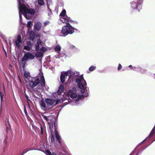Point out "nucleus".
<instances>
[{
    "mask_svg": "<svg viewBox=\"0 0 155 155\" xmlns=\"http://www.w3.org/2000/svg\"><path fill=\"white\" fill-rule=\"evenodd\" d=\"M39 76L40 79L37 77H32L28 82V85L31 88H33V91L37 94L36 96L33 94V96L38 98H39L41 96V92L47 89L45 87V82L43 73L40 71Z\"/></svg>",
    "mask_w": 155,
    "mask_h": 155,
    "instance_id": "f257e3e1",
    "label": "nucleus"
},
{
    "mask_svg": "<svg viewBox=\"0 0 155 155\" xmlns=\"http://www.w3.org/2000/svg\"><path fill=\"white\" fill-rule=\"evenodd\" d=\"M83 74L80 75L78 72V104L80 100H83L85 97L89 95V88L83 77Z\"/></svg>",
    "mask_w": 155,
    "mask_h": 155,
    "instance_id": "f03ea898",
    "label": "nucleus"
},
{
    "mask_svg": "<svg viewBox=\"0 0 155 155\" xmlns=\"http://www.w3.org/2000/svg\"><path fill=\"white\" fill-rule=\"evenodd\" d=\"M74 32V28L69 23H66V25L62 27L60 34L59 35L61 37H65L68 34H71Z\"/></svg>",
    "mask_w": 155,
    "mask_h": 155,
    "instance_id": "7ed1b4c3",
    "label": "nucleus"
},
{
    "mask_svg": "<svg viewBox=\"0 0 155 155\" xmlns=\"http://www.w3.org/2000/svg\"><path fill=\"white\" fill-rule=\"evenodd\" d=\"M20 1V5L24 11V16L27 19H29V17H27L28 15L29 14L31 15H33L35 13V11L34 9L27 8L25 6L24 0Z\"/></svg>",
    "mask_w": 155,
    "mask_h": 155,
    "instance_id": "20e7f679",
    "label": "nucleus"
},
{
    "mask_svg": "<svg viewBox=\"0 0 155 155\" xmlns=\"http://www.w3.org/2000/svg\"><path fill=\"white\" fill-rule=\"evenodd\" d=\"M65 75L68 76L69 79L72 80L73 83H78V75L75 74H77L78 72H75L74 71L70 70L65 72Z\"/></svg>",
    "mask_w": 155,
    "mask_h": 155,
    "instance_id": "39448f33",
    "label": "nucleus"
},
{
    "mask_svg": "<svg viewBox=\"0 0 155 155\" xmlns=\"http://www.w3.org/2000/svg\"><path fill=\"white\" fill-rule=\"evenodd\" d=\"M141 1L139 0H134L130 3L131 7L133 9L139 12L142 9Z\"/></svg>",
    "mask_w": 155,
    "mask_h": 155,
    "instance_id": "423d86ee",
    "label": "nucleus"
},
{
    "mask_svg": "<svg viewBox=\"0 0 155 155\" xmlns=\"http://www.w3.org/2000/svg\"><path fill=\"white\" fill-rule=\"evenodd\" d=\"M35 56L33 54L29 52H26L24 54L23 57L22 58L21 61L25 62L23 64V66L24 67L26 62L28 61V59L32 60L34 58Z\"/></svg>",
    "mask_w": 155,
    "mask_h": 155,
    "instance_id": "0eeeda50",
    "label": "nucleus"
},
{
    "mask_svg": "<svg viewBox=\"0 0 155 155\" xmlns=\"http://www.w3.org/2000/svg\"><path fill=\"white\" fill-rule=\"evenodd\" d=\"M76 91V89L74 87L71 90H70L67 93L68 96L73 99L76 98L77 97Z\"/></svg>",
    "mask_w": 155,
    "mask_h": 155,
    "instance_id": "6e6552de",
    "label": "nucleus"
},
{
    "mask_svg": "<svg viewBox=\"0 0 155 155\" xmlns=\"http://www.w3.org/2000/svg\"><path fill=\"white\" fill-rule=\"evenodd\" d=\"M18 8L19 11V17L20 22H21L22 21V15H24V12L23 9L21 7V4L20 0H18Z\"/></svg>",
    "mask_w": 155,
    "mask_h": 155,
    "instance_id": "1a4fd4ad",
    "label": "nucleus"
},
{
    "mask_svg": "<svg viewBox=\"0 0 155 155\" xmlns=\"http://www.w3.org/2000/svg\"><path fill=\"white\" fill-rule=\"evenodd\" d=\"M55 101V100L50 98H46L45 100V102L48 105V106H51V107H50L51 108H52L54 106V104Z\"/></svg>",
    "mask_w": 155,
    "mask_h": 155,
    "instance_id": "9d476101",
    "label": "nucleus"
},
{
    "mask_svg": "<svg viewBox=\"0 0 155 155\" xmlns=\"http://www.w3.org/2000/svg\"><path fill=\"white\" fill-rule=\"evenodd\" d=\"M62 18L63 20H61V21L63 22H65L66 23L68 22H70V23L72 22L74 23V24H77V22L76 21H74L71 20L70 17H68L67 15H65L64 17H63Z\"/></svg>",
    "mask_w": 155,
    "mask_h": 155,
    "instance_id": "9b49d317",
    "label": "nucleus"
},
{
    "mask_svg": "<svg viewBox=\"0 0 155 155\" xmlns=\"http://www.w3.org/2000/svg\"><path fill=\"white\" fill-rule=\"evenodd\" d=\"M42 43V41L40 39H38L37 42L35 44L34 46L35 48V50L36 51H39L40 49V46L41 45Z\"/></svg>",
    "mask_w": 155,
    "mask_h": 155,
    "instance_id": "f8f14e48",
    "label": "nucleus"
},
{
    "mask_svg": "<svg viewBox=\"0 0 155 155\" xmlns=\"http://www.w3.org/2000/svg\"><path fill=\"white\" fill-rule=\"evenodd\" d=\"M41 26V23L40 22H37L35 23L34 28L35 30L39 31L40 30Z\"/></svg>",
    "mask_w": 155,
    "mask_h": 155,
    "instance_id": "ddd939ff",
    "label": "nucleus"
},
{
    "mask_svg": "<svg viewBox=\"0 0 155 155\" xmlns=\"http://www.w3.org/2000/svg\"><path fill=\"white\" fill-rule=\"evenodd\" d=\"M155 133V127H153V129L151 130L149 135L145 140H144L143 141L140 143H141L142 142H144L145 140H146L147 139H149L150 137H152Z\"/></svg>",
    "mask_w": 155,
    "mask_h": 155,
    "instance_id": "4468645a",
    "label": "nucleus"
},
{
    "mask_svg": "<svg viewBox=\"0 0 155 155\" xmlns=\"http://www.w3.org/2000/svg\"><path fill=\"white\" fill-rule=\"evenodd\" d=\"M21 43V37L19 35L18 36L17 40L15 41V45L17 47L19 48L20 47V43Z\"/></svg>",
    "mask_w": 155,
    "mask_h": 155,
    "instance_id": "2eb2a0df",
    "label": "nucleus"
},
{
    "mask_svg": "<svg viewBox=\"0 0 155 155\" xmlns=\"http://www.w3.org/2000/svg\"><path fill=\"white\" fill-rule=\"evenodd\" d=\"M67 76L65 75V72L64 73H61L60 77V79L61 82L64 83L65 81V77Z\"/></svg>",
    "mask_w": 155,
    "mask_h": 155,
    "instance_id": "dca6fc26",
    "label": "nucleus"
},
{
    "mask_svg": "<svg viewBox=\"0 0 155 155\" xmlns=\"http://www.w3.org/2000/svg\"><path fill=\"white\" fill-rule=\"evenodd\" d=\"M42 118L48 122V124L51 125V117H47L44 115V114H42L41 115Z\"/></svg>",
    "mask_w": 155,
    "mask_h": 155,
    "instance_id": "f3484780",
    "label": "nucleus"
},
{
    "mask_svg": "<svg viewBox=\"0 0 155 155\" xmlns=\"http://www.w3.org/2000/svg\"><path fill=\"white\" fill-rule=\"evenodd\" d=\"M56 139L57 140L59 143H61V138L60 136L59 135L57 130L54 131Z\"/></svg>",
    "mask_w": 155,
    "mask_h": 155,
    "instance_id": "a211bd4d",
    "label": "nucleus"
},
{
    "mask_svg": "<svg viewBox=\"0 0 155 155\" xmlns=\"http://www.w3.org/2000/svg\"><path fill=\"white\" fill-rule=\"evenodd\" d=\"M44 55V53L41 51H37L35 54V56L37 58H39L42 57Z\"/></svg>",
    "mask_w": 155,
    "mask_h": 155,
    "instance_id": "6ab92c4d",
    "label": "nucleus"
},
{
    "mask_svg": "<svg viewBox=\"0 0 155 155\" xmlns=\"http://www.w3.org/2000/svg\"><path fill=\"white\" fill-rule=\"evenodd\" d=\"M64 89V86L62 85L60 86L58 89L57 91V93L58 94L60 95L63 91Z\"/></svg>",
    "mask_w": 155,
    "mask_h": 155,
    "instance_id": "aec40b11",
    "label": "nucleus"
},
{
    "mask_svg": "<svg viewBox=\"0 0 155 155\" xmlns=\"http://www.w3.org/2000/svg\"><path fill=\"white\" fill-rule=\"evenodd\" d=\"M40 104L41 107L45 108V109H47V108L46 107V104H45V101L43 99L40 102Z\"/></svg>",
    "mask_w": 155,
    "mask_h": 155,
    "instance_id": "412c9836",
    "label": "nucleus"
},
{
    "mask_svg": "<svg viewBox=\"0 0 155 155\" xmlns=\"http://www.w3.org/2000/svg\"><path fill=\"white\" fill-rule=\"evenodd\" d=\"M40 125L41 130V134L42 135L44 134V131L45 130V127L44 126H42L41 124Z\"/></svg>",
    "mask_w": 155,
    "mask_h": 155,
    "instance_id": "4be33fe9",
    "label": "nucleus"
},
{
    "mask_svg": "<svg viewBox=\"0 0 155 155\" xmlns=\"http://www.w3.org/2000/svg\"><path fill=\"white\" fill-rule=\"evenodd\" d=\"M24 76L25 78H27L28 81H29V79H30L31 78H32V77H31L29 75V73H27L25 72L24 73Z\"/></svg>",
    "mask_w": 155,
    "mask_h": 155,
    "instance_id": "5701e85b",
    "label": "nucleus"
},
{
    "mask_svg": "<svg viewBox=\"0 0 155 155\" xmlns=\"http://www.w3.org/2000/svg\"><path fill=\"white\" fill-rule=\"evenodd\" d=\"M61 49V47L59 45H57L54 48V50L57 52L59 53Z\"/></svg>",
    "mask_w": 155,
    "mask_h": 155,
    "instance_id": "b1692460",
    "label": "nucleus"
},
{
    "mask_svg": "<svg viewBox=\"0 0 155 155\" xmlns=\"http://www.w3.org/2000/svg\"><path fill=\"white\" fill-rule=\"evenodd\" d=\"M66 11L65 10L63 9L60 13L59 16L61 17V18H62L63 17H64L66 15Z\"/></svg>",
    "mask_w": 155,
    "mask_h": 155,
    "instance_id": "393cba45",
    "label": "nucleus"
},
{
    "mask_svg": "<svg viewBox=\"0 0 155 155\" xmlns=\"http://www.w3.org/2000/svg\"><path fill=\"white\" fill-rule=\"evenodd\" d=\"M32 25V23L31 21H29L27 23V26L28 28V30L29 31L30 29H31Z\"/></svg>",
    "mask_w": 155,
    "mask_h": 155,
    "instance_id": "a878e982",
    "label": "nucleus"
},
{
    "mask_svg": "<svg viewBox=\"0 0 155 155\" xmlns=\"http://www.w3.org/2000/svg\"><path fill=\"white\" fill-rule=\"evenodd\" d=\"M35 149H31V148H29V149H27L26 150H25L23 151V152H21V153L20 155H23L24 154H25V153H26V152H28V151L30 150H34Z\"/></svg>",
    "mask_w": 155,
    "mask_h": 155,
    "instance_id": "bb28decb",
    "label": "nucleus"
},
{
    "mask_svg": "<svg viewBox=\"0 0 155 155\" xmlns=\"http://www.w3.org/2000/svg\"><path fill=\"white\" fill-rule=\"evenodd\" d=\"M138 71H140V72L142 74H144L146 72V70L142 69L140 67H138Z\"/></svg>",
    "mask_w": 155,
    "mask_h": 155,
    "instance_id": "cd10ccee",
    "label": "nucleus"
},
{
    "mask_svg": "<svg viewBox=\"0 0 155 155\" xmlns=\"http://www.w3.org/2000/svg\"><path fill=\"white\" fill-rule=\"evenodd\" d=\"M54 100H56L54 104V106L61 103V100L58 98H57L56 99H54Z\"/></svg>",
    "mask_w": 155,
    "mask_h": 155,
    "instance_id": "c85d7f7f",
    "label": "nucleus"
},
{
    "mask_svg": "<svg viewBox=\"0 0 155 155\" xmlns=\"http://www.w3.org/2000/svg\"><path fill=\"white\" fill-rule=\"evenodd\" d=\"M38 3L40 6L43 5L44 4V2L43 0H38Z\"/></svg>",
    "mask_w": 155,
    "mask_h": 155,
    "instance_id": "c756f323",
    "label": "nucleus"
},
{
    "mask_svg": "<svg viewBox=\"0 0 155 155\" xmlns=\"http://www.w3.org/2000/svg\"><path fill=\"white\" fill-rule=\"evenodd\" d=\"M39 50L42 52H45L47 51V49L46 47H42Z\"/></svg>",
    "mask_w": 155,
    "mask_h": 155,
    "instance_id": "7c9ffc66",
    "label": "nucleus"
},
{
    "mask_svg": "<svg viewBox=\"0 0 155 155\" xmlns=\"http://www.w3.org/2000/svg\"><path fill=\"white\" fill-rule=\"evenodd\" d=\"M96 67L94 66H91L89 68V70L90 71H94L96 69Z\"/></svg>",
    "mask_w": 155,
    "mask_h": 155,
    "instance_id": "2f4dec72",
    "label": "nucleus"
},
{
    "mask_svg": "<svg viewBox=\"0 0 155 155\" xmlns=\"http://www.w3.org/2000/svg\"><path fill=\"white\" fill-rule=\"evenodd\" d=\"M32 47L28 46L27 45L25 46L24 48V49L26 50L27 51H29L30 50Z\"/></svg>",
    "mask_w": 155,
    "mask_h": 155,
    "instance_id": "473e14b6",
    "label": "nucleus"
},
{
    "mask_svg": "<svg viewBox=\"0 0 155 155\" xmlns=\"http://www.w3.org/2000/svg\"><path fill=\"white\" fill-rule=\"evenodd\" d=\"M25 98L27 99V102L28 103H29V102H31V100L28 98V96L27 94H26V95H25Z\"/></svg>",
    "mask_w": 155,
    "mask_h": 155,
    "instance_id": "72a5a7b5",
    "label": "nucleus"
},
{
    "mask_svg": "<svg viewBox=\"0 0 155 155\" xmlns=\"http://www.w3.org/2000/svg\"><path fill=\"white\" fill-rule=\"evenodd\" d=\"M54 127V129L55 131L57 130V127H56L57 126V124L56 123V121H55L54 122H53Z\"/></svg>",
    "mask_w": 155,
    "mask_h": 155,
    "instance_id": "f704fd0d",
    "label": "nucleus"
},
{
    "mask_svg": "<svg viewBox=\"0 0 155 155\" xmlns=\"http://www.w3.org/2000/svg\"><path fill=\"white\" fill-rule=\"evenodd\" d=\"M50 23V22L48 21H45L43 23L44 26H46L47 25Z\"/></svg>",
    "mask_w": 155,
    "mask_h": 155,
    "instance_id": "c9c22d12",
    "label": "nucleus"
},
{
    "mask_svg": "<svg viewBox=\"0 0 155 155\" xmlns=\"http://www.w3.org/2000/svg\"><path fill=\"white\" fill-rule=\"evenodd\" d=\"M27 45L32 47V44L30 41H28L27 42Z\"/></svg>",
    "mask_w": 155,
    "mask_h": 155,
    "instance_id": "e433bc0d",
    "label": "nucleus"
},
{
    "mask_svg": "<svg viewBox=\"0 0 155 155\" xmlns=\"http://www.w3.org/2000/svg\"><path fill=\"white\" fill-rule=\"evenodd\" d=\"M46 153L47 154H48V155H53V154H52L51 152L48 150H46Z\"/></svg>",
    "mask_w": 155,
    "mask_h": 155,
    "instance_id": "4c0bfd02",
    "label": "nucleus"
},
{
    "mask_svg": "<svg viewBox=\"0 0 155 155\" xmlns=\"http://www.w3.org/2000/svg\"><path fill=\"white\" fill-rule=\"evenodd\" d=\"M138 67L136 68V67H132L131 68V70L135 71H138Z\"/></svg>",
    "mask_w": 155,
    "mask_h": 155,
    "instance_id": "58836bf2",
    "label": "nucleus"
},
{
    "mask_svg": "<svg viewBox=\"0 0 155 155\" xmlns=\"http://www.w3.org/2000/svg\"><path fill=\"white\" fill-rule=\"evenodd\" d=\"M122 67L120 64H118L117 70L118 71H120V70L122 68Z\"/></svg>",
    "mask_w": 155,
    "mask_h": 155,
    "instance_id": "ea45409f",
    "label": "nucleus"
},
{
    "mask_svg": "<svg viewBox=\"0 0 155 155\" xmlns=\"http://www.w3.org/2000/svg\"><path fill=\"white\" fill-rule=\"evenodd\" d=\"M24 111L25 114L26 115H28V113L26 110L25 106H24Z\"/></svg>",
    "mask_w": 155,
    "mask_h": 155,
    "instance_id": "a19ab883",
    "label": "nucleus"
},
{
    "mask_svg": "<svg viewBox=\"0 0 155 155\" xmlns=\"http://www.w3.org/2000/svg\"><path fill=\"white\" fill-rule=\"evenodd\" d=\"M47 7H48V11L50 12V13L51 14H52V12L51 9L50 8L49 5H48Z\"/></svg>",
    "mask_w": 155,
    "mask_h": 155,
    "instance_id": "79ce46f5",
    "label": "nucleus"
},
{
    "mask_svg": "<svg viewBox=\"0 0 155 155\" xmlns=\"http://www.w3.org/2000/svg\"><path fill=\"white\" fill-rule=\"evenodd\" d=\"M30 40H31L32 41H33L35 37L34 36H31V37H30Z\"/></svg>",
    "mask_w": 155,
    "mask_h": 155,
    "instance_id": "37998d69",
    "label": "nucleus"
},
{
    "mask_svg": "<svg viewBox=\"0 0 155 155\" xmlns=\"http://www.w3.org/2000/svg\"><path fill=\"white\" fill-rule=\"evenodd\" d=\"M0 93L1 100V101L2 102L3 101V97L2 96V95L1 93V92H0Z\"/></svg>",
    "mask_w": 155,
    "mask_h": 155,
    "instance_id": "c03bdc74",
    "label": "nucleus"
},
{
    "mask_svg": "<svg viewBox=\"0 0 155 155\" xmlns=\"http://www.w3.org/2000/svg\"><path fill=\"white\" fill-rule=\"evenodd\" d=\"M55 57L56 58H59L61 57V56H60V54L59 53L58 55H55Z\"/></svg>",
    "mask_w": 155,
    "mask_h": 155,
    "instance_id": "a18cd8bd",
    "label": "nucleus"
},
{
    "mask_svg": "<svg viewBox=\"0 0 155 155\" xmlns=\"http://www.w3.org/2000/svg\"><path fill=\"white\" fill-rule=\"evenodd\" d=\"M70 48L71 49H73L75 48V47L73 45H71L70 46Z\"/></svg>",
    "mask_w": 155,
    "mask_h": 155,
    "instance_id": "49530a36",
    "label": "nucleus"
},
{
    "mask_svg": "<svg viewBox=\"0 0 155 155\" xmlns=\"http://www.w3.org/2000/svg\"><path fill=\"white\" fill-rule=\"evenodd\" d=\"M51 141L54 140V138L53 136H52L51 138Z\"/></svg>",
    "mask_w": 155,
    "mask_h": 155,
    "instance_id": "de8ad7c7",
    "label": "nucleus"
},
{
    "mask_svg": "<svg viewBox=\"0 0 155 155\" xmlns=\"http://www.w3.org/2000/svg\"><path fill=\"white\" fill-rule=\"evenodd\" d=\"M4 74V76H5V79H6V81H7V82H8V80L6 76L5 75V74Z\"/></svg>",
    "mask_w": 155,
    "mask_h": 155,
    "instance_id": "09e8293b",
    "label": "nucleus"
},
{
    "mask_svg": "<svg viewBox=\"0 0 155 155\" xmlns=\"http://www.w3.org/2000/svg\"><path fill=\"white\" fill-rule=\"evenodd\" d=\"M128 67L129 68H132L133 67L132 65H130Z\"/></svg>",
    "mask_w": 155,
    "mask_h": 155,
    "instance_id": "8fccbe9b",
    "label": "nucleus"
},
{
    "mask_svg": "<svg viewBox=\"0 0 155 155\" xmlns=\"http://www.w3.org/2000/svg\"><path fill=\"white\" fill-rule=\"evenodd\" d=\"M154 141H155V139L153 140L150 143V144H149V145H150Z\"/></svg>",
    "mask_w": 155,
    "mask_h": 155,
    "instance_id": "3c124183",
    "label": "nucleus"
},
{
    "mask_svg": "<svg viewBox=\"0 0 155 155\" xmlns=\"http://www.w3.org/2000/svg\"><path fill=\"white\" fill-rule=\"evenodd\" d=\"M51 14V13H48V16H49L50 15V14Z\"/></svg>",
    "mask_w": 155,
    "mask_h": 155,
    "instance_id": "603ef678",
    "label": "nucleus"
},
{
    "mask_svg": "<svg viewBox=\"0 0 155 155\" xmlns=\"http://www.w3.org/2000/svg\"><path fill=\"white\" fill-rule=\"evenodd\" d=\"M9 45H11V41H9Z\"/></svg>",
    "mask_w": 155,
    "mask_h": 155,
    "instance_id": "864d4df0",
    "label": "nucleus"
},
{
    "mask_svg": "<svg viewBox=\"0 0 155 155\" xmlns=\"http://www.w3.org/2000/svg\"><path fill=\"white\" fill-rule=\"evenodd\" d=\"M147 147V146H146V147H145V148H144V149H146Z\"/></svg>",
    "mask_w": 155,
    "mask_h": 155,
    "instance_id": "5fc2aeb1",
    "label": "nucleus"
},
{
    "mask_svg": "<svg viewBox=\"0 0 155 155\" xmlns=\"http://www.w3.org/2000/svg\"><path fill=\"white\" fill-rule=\"evenodd\" d=\"M76 101H78V98H77V99H76Z\"/></svg>",
    "mask_w": 155,
    "mask_h": 155,
    "instance_id": "6e6d98bb",
    "label": "nucleus"
},
{
    "mask_svg": "<svg viewBox=\"0 0 155 155\" xmlns=\"http://www.w3.org/2000/svg\"><path fill=\"white\" fill-rule=\"evenodd\" d=\"M36 37H39V36H38V35H37L36 36Z\"/></svg>",
    "mask_w": 155,
    "mask_h": 155,
    "instance_id": "4d7b16f0",
    "label": "nucleus"
},
{
    "mask_svg": "<svg viewBox=\"0 0 155 155\" xmlns=\"http://www.w3.org/2000/svg\"><path fill=\"white\" fill-rule=\"evenodd\" d=\"M52 155H56V154H53Z\"/></svg>",
    "mask_w": 155,
    "mask_h": 155,
    "instance_id": "13d9d810",
    "label": "nucleus"
},
{
    "mask_svg": "<svg viewBox=\"0 0 155 155\" xmlns=\"http://www.w3.org/2000/svg\"><path fill=\"white\" fill-rule=\"evenodd\" d=\"M138 153H137L136 154V155H138Z\"/></svg>",
    "mask_w": 155,
    "mask_h": 155,
    "instance_id": "bf43d9fd",
    "label": "nucleus"
},
{
    "mask_svg": "<svg viewBox=\"0 0 155 155\" xmlns=\"http://www.w3.org/2000/svg\"><path fill=\"white\" fill-rule=\"evenodd\" d=\"M74 29H75V28H74ZM76 30H77V29H76Z\"/></svg>",
    "mask_w": 155,
    "mask_h": 155,
    "instance_id": "052dcab7",
    "label": "nucleus"
},
{
    "mask_svg": "<svg viewBox=\"0 0 155 155\" xmlns=\"http://www.w3.org/2000/svg\"><path fill=\"white\" fill-rule=\"evenodd\" d=\"M9 66H10L11 67V65H9Z\"/></svg>",
    "mask_w": 155,
    "mask_h": 155,
    "instance_id": "680f3d73",
    "label": "nucleus"
},
{
    "mask_svg": "<svg viewBox=\"0 0 155 155\" xmlns=\"http://www.w3.org/2000/svg\"><path fill=\"white\" fill-rule=\"evenodd\" d=\"M51 1V0H49V1Z\"/></svg>",
    "mask_w": 155,
    "mask_h": 155,
    "instance_id": "e2e57ef3",
    "label": "nucleus"
}]
</instances>
